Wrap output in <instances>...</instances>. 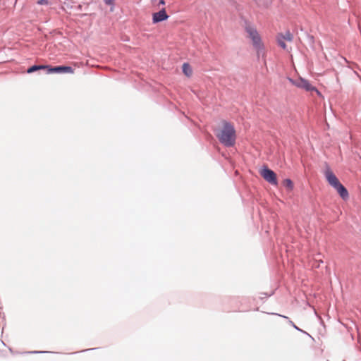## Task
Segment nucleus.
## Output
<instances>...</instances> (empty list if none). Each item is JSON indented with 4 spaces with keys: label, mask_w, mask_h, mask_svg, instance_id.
<instances>
[{
    "label": "nucleus",
    "mask_w": 361,
    "mask_h": 361,
    "mask_svg": "<svg viewBox=\"0 0 361 361\" xmlns=\"http://www.w3.org/2000/svg\"><path fill=\"white\" fill-rule=\"evenodd\" d=\"M183 72L188 77H190L192 75V70L188 63H183Z\"/></svg>",
    "instance_id": "obj_10"
},
{
    "label": "nucleus",
    "mask_w": 361,
    "mask_h": 361,
    "mask_svg": "<svg viewBox=\"0 0 361 361\" xmlns=\"http://www.w3.org/2000/svg\"><path fill=\"white\" fill-rule=\"evenodd\" d=\"M334 188L337 190L338 193L343 200L348 198V192L341 183Z\"/></svg>",
    "instance_id": "obj_8"
},
{
    "label": "nucleus",
    "mask_w": 361,
    "mask_h": 361,
    "mask_svg": "<svg viewBox=\"0 0 361 361\" xmlns=\"http://www.w3.org/2000/svg\"><path fill=\"white\" fill-rule=\"evenodd\" d=\"M164 4H165V2H164V0H161V1H159V4H162V5H164Z\"/></svg>",
    "instance_id": "obj_16"
},
{
    "label": "nucleus",
    "mask_w": 361,
    "mask_h": 361,
    "mask_svg": "<svg viewBox=\"0 0 361 361\" xmlns=\"http://www.w3.org/2000/svg\"><path fill=\"white\" fill-rule=\"evenodd\" d=\"M283 185L290 190H292L293 188V183L291 180L286 179L283 180Z\"/></svg>",
    "instance_id": "obj_12"
},
{
    "label": "nucleus",
    "mask_w": 361,
    "mask_h": 361,
    "mask_svg": "<svg viewBox=\"0 0 361 361\" xmlns=\"http://www.w3.org/2000/svg\"><path fill=\"white\" fill-rule=\"evenodd\" d=\"M48 73H74V69L71 66H59L55 67H51L49 66L47 69Z\"/></svg>",
    "instance_id": "obj_6"
},
{
    "label": "nucleus",
    "mask_w": 361,
    "mask_h": 361,
    "mask_svg": "<svg viewBox=\"0 0 361 361\" xmlns=\"http://www.w3.org/2000/svg\"><path fill=\"white\" fill-rule=\"evenodd\" d=\"M288 80L293 85H295L299 88L304 89L306 91H310V92L314 91V90L317 91L316 88L314 86H312L307 80H306L303 78H300L297 80L288 78Z\"/></svg>",
    "instance_id": "obj_3"
},
{
    "label": "nucleus",
    "mask_w": 361,
    "mask_h": 361,
    "mask_svg": "<svg viewBox=\"0 0 361 361\" xmlns=\"http://www.w3.org/2000/svg\"><path fill=\"white\" fill-rule=\"evenodd\" d=\"M221 124V127L216 132V136L224 146L233 147L235 144L236 140L234 126L226 121H223Z\"/></svg>",
    "instance_id": "obj_1"
},
{
    "label": "nucleus",
    "mask_w": 361,
    "mask_h": 361,
    "mask_svg": "<svg viewBox=\"0 0 361 361\" xmlns=\"http://www.w3.org/2000/svg\"><path fill=\"white\" fill-rule=\"evenodd\" d=\"M324 174L329 185H331L333 188L340 183L339 180L333 173L329 166L327 164L326 165Z\"/></svg>",
    "instance_id": "obj_5"
},
{
    "label": "nucleus",
    "mask_w": 361,
    "mask_h": 361,
    "mask_svg": "<svg viewBox=\"0 0 361 361\" xmlns=\"http://www.w3.org/2000/svg\"><path fill=\"white\" fill-rule=\"evenodd\" d=\"M169 18V16L166 14V12L164 8L161 9L160 11L157 13H154L153 14V23H157L158 22L163 21L166 20Z\"/></svg>",
    "instance_id": "obj_7"
},
{
    "label": "nucleus",
    "mask_w": 361,
    "mask_h": 361,
    "mask_svg": "<svg viewBox=\"0 0 361 361\" xmlns=\"http://www.w3.org/2000/svg\"><path fill=\"white\" fill-rule=\"evenodd\" d=\"M245 30L248 34V37L252 39V44L257 50V54L259 55L263 52L264 45L259 33L257 30L251 25L246 26Z\"/></svg>",
    "instance_id": "obj_2"
},
{
    "label": "nucleus",
    "mask_w": 361,
    "mask_h": 361,
    "mask_svg": "<svg viewBox=\"0 0 361 361\" xmlns=\"http://www.w3.org/2000/svg\"><path fill=\"white\" fill-rule=\"evenodd\" d=\"M277 41H278L279 45L281 48H283V49H287L286 44V43L284 42L285 40L283 38H281V37L278 36Z\"/></svg>",
    "instance_id": "obj_13"
},
{
    "label": "nucleus",
    "mask_w": 361,
    "mask_h": 361,
    "mask_svg": "<svg viewBox=\"0 0 361 361\" xmlns=\"http://www.w3.org/2000/svg\"><path fill=\"white\" fill-rule=\"evenodd\" d=\"M260 175L265 180L269 183L274 185H277L278 182L276 175L272 170L268 168H264L260 170Z\"/></svg>",
    "instance_id": "obj_4"
},
{
    "label": "nucleus",
    "mask_w": 361,
    "mask_h": 361,
    "mask_svg": "<svg viewBox=\"0 0 361 361\" xmlns=\"http://www.w3.org/2000/svg\"><path fill=\"white\" fill-rule=\"evenodd\" d=\"M48 68H49V65H39V66L35 65V66L30 67L27 69V73H32L39 71V70H47V71Z\"/></svg>",
    "instance_id": "obj_9"
},
{
    "label": "nucleus",
    "mask_w": 361,
    "mask_h": 361,
    "mask_svg": "<svg viewBox=\"0 0 361 361\" xmlns=\"http://www.w3.org/2000/svg\"><path fill=\"white\" fill-rule=\"evenodd\" d=\"M37 4L40 5H48L49 1L48 0H37Z\"/></svg>",
    "instance_id": "obj_14"
},
{
    "label": "nucleus",
    "mask_w": 361,
    "mask_h": 361,
    "mask_svg": "<svg viewBox=\"0 0 361 361\" xmlns=\"http://www.w3.org/2000/svg\"><path fill=\"white\" fill-rule=\"evenodd\" d=\"M106 4L107 5H114V0H104Z\"/></svg>",
    "instance_id": "obj_15"
},
{
    "label": "nucleus",
    "mask_w": 361,
    "mask_h": 361,
    "mask_svg": "<svg viewBox=\"0 0 361 361\" xmlns=\"http://www.w3.org/2000/svg\"><path fill=\"white\" fill-rule=\"evenodd\" d=\"M279 37L288 42L292 41L293 39V36L289 32H287L285 35H279Z\"/></svg>",
    "instance_id": "obj_11"
}]
</instances>
